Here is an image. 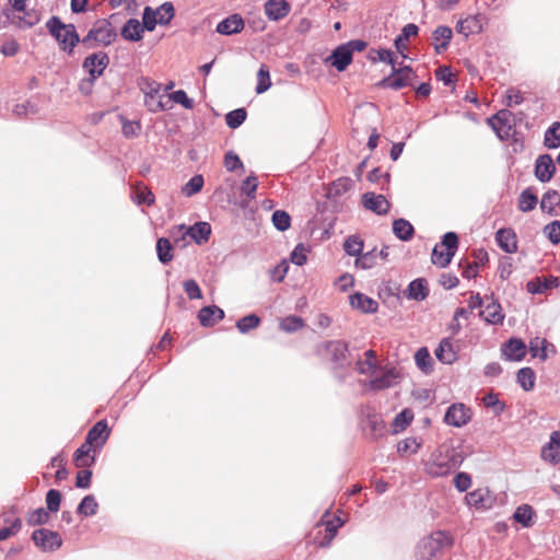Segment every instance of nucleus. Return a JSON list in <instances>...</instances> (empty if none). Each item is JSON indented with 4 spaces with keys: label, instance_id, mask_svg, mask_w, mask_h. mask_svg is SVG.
<instances>
[{
    "label": "nucleus",
    "instance_id": "nucleus-18",
    "mask_svg": "<svg viewBox=\"0 0 560 560\" xmlns=\"http://www.w3.org/2000/svg\"><path fill=\"white\" fill-rule=\"evenodd\" d=\"M465 500L469 506L475 508L478 511L490 510L493 504L490 490L488 488H479L471 492H468Z\"/></svg>",
    "mask_w": 560,
    "mask_h": 560
},
{
    "label": "nucleus",
    "instance_id": "nucleus-28",
    "mask_svg": "<svg viewBox=\"0 0 560 560\" xmlns=\"http://www.w3.org/2000/svg\"><path fill=\"white\" fill-rule=\"evenodd\" d=\"M349 303L352 308L359 310L363 314H374L378 311V303L362 292L351 294Z\"/></svg>",
    "mask_w": 560,
    "mask_h": 560
},
{
    "label": "nucleus",
    "instance_id": "nucleus-40",
    "mask_svg": "<svg viewBox=\"0 0 560 560\" xmlns=\"http://www.w3.org/2000/svg\"><path fill=\"white\" fill-rule=\"evenodd\" d=\"M415 362L422 373L430 374L433 372L434 362L427 347H421L416 351Z\"/></svg>",
    "mask_w": 560,
    "mask_h": 560
},
{
    "label": "nucleus",
    "instance_id": "nucleus-9",
    "mask_svg": "<svg viewBox=\"0 0 560 560\" xmlns=\"http://www.w3.org/2000/svg\"><path fill=\"white\" fill-rule=\"evenodd\" d=\"M112 429L108 425L106 419L98 420L86 433L85 440L88 444H92L95 447V452H101L103 446L106 444Z\"/></svg>",
    "mask_w": 560,
    "mask_h": 560
},
{
    "label": "nucleus",
    "instance_id": "nucleus-53",
    "mask_svg": "<svg viewBox=\"0 0 560 560\" xmlns=\"http://www.w3.org/2000/svg\"><path fill=\"white\" fill-rule=\"evenodd\" d=\"M154 11H159L158 20L161 26L168 25L175 18L176 11L173 2L166 1L159 5Z\"/></svg>",
    "mask_w": 560,
    "mask_h": 560
},
{
    "label": "nucleus",
    "instance_id": "nucleus-55",
    "mask_svg": "<svg viewBox=\"0 0 560 560\" xmlns=\"http://www.w3.org/2000/svg\"><path fill=\"white\" fill-rule=\"evenodd\" d=\"M482 401L487 408L492 409L495 417L501 416L506 409V404L500 400L498 394L493 392L486 394Z\"/></svg>",
    "mask_w": 560,
    "mask_h": 560
},
{
    "label": "nucleus",
    "instance_id": "nucleus-44",
    "mask_svg": "<svg viewBox=\"0 0 560 560\" xmlns=\"http://www.w3.org/2000/svg\"><path fill=\"white\" fill-rule=\"evenodd\" d=\"M366 428L370 430L372 439L377 440L384 435L386 427L380 415L369 413L366 416Z\"/></svg>",
    "mask_w": 560,
    "mask_h": 560
},
{
    "label": "nucleus",
    "instance_id": "nucleus-10",
    "mask_svg": "<svg viewBox=\"0 0 560 560\" xmlns=\"http://www.w3.org/2000/svg\"><path fill=\"white\" fill-rule=\"evenodd\" d=\"M502 358L511 362H521L526 353L527 346L520 337H511L501 346Z\"/></svg>",
    "mask_w": 560,
    "mask_h": 560
},
{
    "label": "nucleus",
    "instance_id": "nucleus-59",
    "mask_svg": "<svg viewBox=\"0 0 560 560\" xmlns=\"http://www.w3.org/2000/svg\"><path fill=\"white\" fill-rule=\"evenodd\" d=\"M454 255L447 250H439V245L436 244L431 254V261L433 265L440 268H446L453 259Z\"/></svg>",
    "mask_w": 560,
    "mask_h": 560
},
{
    "label": "nucleus",
    "instance_id": "nucleus-50",
    "mask_svg": "<svg viewBox=\"0 0 560 560\" xmlns=\"http://www.w3.org/2000/svg\"><path fill=\"white\" fill-rule=\"evenodd\" d=\"M466 26H467V33L469 35L471 34H480L483 32L485 24H487L488 19L481 14H470L465 19Z\"/></svg>",
    "mask_w": 560,
    "mask_h": 560
},
{
    "label": "nucleus",
    "instance_id": "nucleus-13",
    "mask_svg": "<svg viewBox=\"0 0 560 560\" xmlns=\"http://www.w3.org/2000/svg\"><path fill=\"white\" fill-rule=\"evenodd\" d=\"M361 202L363 208L377 215H385L390 210V202L384 195L368 191L362 195Z\"/></svg>",
    "mask_w": 560,
    "mask_h": 560
},
{
    "label": "nucleus",
    "instance_id": "nucleus-52",
    "mask_svg": "<svg viewBox=\"0 0 560 560\" xmlns=\"http://www.w3.org/2000/svg\"><path fill=\"white\" fill-rule=\"evenodd\" d=\"M203 184V176L201 174H196L182 187V194L186 197H192L201 191Z\"/></svg>",
    "mask_w": 560,
    "mask_h": 560
},
{
    "label": "nucleus",
    "instance_id": "nucleus-12",
    "mask_svg": "<svg viewBox=\"0 0 560 560\" xmlns=\"http://www.w3.org/2000/svg\"><path fill=\"white\" fill-rule=\"evenodd\" d=\"M448 460L445 452H434L425 464V472L432 478L448 476L453 471Z\"/></svg>",
    "mask_w": 560,
    "mask_h": 560
},
{
    "label": "nucleus",
    "instance_id": "nucleus-26",
    "mask_svg": "<svg viewBox=\"0 0 560 560\" xmlns=\"http://www.w3.org/2000/svg\"><path fill=\"white\" fill-rule=\"evenodd\" d=\"M353 186L354 182L350 177H339L327 185L325 189V197L329 200H337L339 197L350 191Z\"/></svg>",
    "mask_w": 560,
    "mask_h": 560
},
{
    "label": "nucleus",
    "instance_id": "nucleus-33",
    "mask_svg": "<svg viewBox=\"0 0 560 560\" xmlns=\"http://www.w3.org/2000/svg\"><path fill=\"white\" fill-rule=\"evenodd\" d=\"M560 206V194L556 189H548L540 200V210L550 217H558L557 207Z\"/></svg>",
    "mask_w": 560,
    "mask_h": 560
},
{
    "label": "nucleus",
    "instance_id": "nucleus-22",
    "mask_svg": "<svg viewBox=\"0 0 560 560\" xmlns=\"http://www.w3.org/2000/svg\"><path fill=\"white\" fill-rule=\"evenodd\" d=\"M264 10L269 21L278 22L290 13L291 5L287 0H267Z\"/></svg>",
    "mask_w": 560,
    "mask_h": 560
},
{
    "label": "nucleus",
    "instance_id": "nucleus-8",
    "mask_svg": "<svg viewBox=\"0 0 560 560\" xmlns=\"http://www.w3.org/2000/svg\"><path fill=\"white\" fill-rule=\"evenodd\" d=\"M179 231L184 230L185 233L182 236V240H185L186 236H189L191 241L197 245H202L210 240L212 228L209 222L206 221H197L192 225H186L184 223L177 225Z\"/></svg>",
    "mask_w": 560,
    "mask_h": 560
},
{
    "label": "nucleus",
    "instance_id": "nucleus-39",
    "mask_svg": "<svg viewBox=\"0 0 560 560\" xmlns=\"http://www.w3.org/2000/svg\"><path fill=\"white\" fill-rule=\"evenodd\" d=\"M158 259L162 265L170 264L174 258V246L167 237H159L155 245Z\"/></svg>",
    "mask_w": 560,
    "mask_h": 560
},
{
    "label": "nucleus",
    "instance_id": "nucleus-6",
    "mask_svg": "<svg viewBox=\"0 0 560 560\" xmlns=\"http://www.w3.org/2000/svg\"><path fill=\"white\" fill-rule=\"evenodd\" d=\"M109 65V56L105 51H96L86 56L82 62V68L88 72L91 80H97L102 77Z\"/></svg>",
    "mask_w": 560,
    "mask_h": 560
},
{
    "label": "nucleus",
    "instance_id": "nucleus-14",
    "mask_svg": "<svg viewBox=\"0 0 560 560\" xmlns=\"http://www.w3.org/2000/svg\"><path fill=\"white\" fill-rule=\"evenodd\" d=\"M491 300L485 307L479 312L481 317L488 325H502L505 318V314L498 299L491 293L490 296L486 295V300Z\"/></svg>",
    "mask_w": 560,
    "mask_h": 560
},
{
    "label": "nucleus",
    "instance_id": "nucleus-57",
    "mask_svg": "<svg viewBox=\"0 0 560 560\" xmlns=\"http://www.w3.org/2000/svg\"><path fill=\"white\" fill-rule=\"evenodd\" d=\"M271 222L277 231L285 232L291 226V215L285 210H275Z\"/></svg>",
    "mask_w": 560,
    "mask_h": 560
},
{
    "label": "nucleus",
    "instance_id": "nucleus-60",
    "mask_svg": "<svg viewBox=\"0 0 560 560\" xmlns=\"http://www.w3.org/2000/svg\"><path fill=\"white\" fill-rule=\"evenodd\" d=\"M45 501H46V510L49 513L58 512L60 509L61 501H62L61 491L57 490V489H49L46 492Z\"/></svg>",
    "mask_w": 560,
    "mask_h": 560
},
{
    "label": "nucleus",
    "instance_id": "nucleus-49",
    "mask_svg": "<svg viewBox=\"0 0 560 560\" xmlns=\"http://www.w3.org/2000/svg\"><path fill=\"white\" fill-rule=\"evenodd\" d=\"M247 118V110L245 107H238L225 114V124L231 129L241 127Z\"/></svg>",
    "mask_w": 560,
    "mask_h": 560
},
{
    "label": "nucleus",
    "instance_id": "nucleus-34",
    "mask_svg": "<svg viewBox=\"0 0 560 560\" xmlns=\"http://www.w3.org/2000/svg\"><path fill=\"white\" fill-rule=\"evenodd\" d=\"M453 37V31L450 26L446 25H440L438 26L433 33L432 38L436 42L434 44V50L436 54H442L445 51Z\"/></svg>",
    "mask_w": 560,
    "mask_h": 560
},
{
    "label": "nucleus",
    "instance_id": "nucleus-21",
    "mask_svg": "<svg viewBox=\"0 0 560 560\" xmlns=\"http://www.w3.org/2000/svg\"><path fill=\"white\" fill-rule=\"evenodd\" d=\"M330 516V509L326 510L323 514L320 521L317 523V526L324 525V535L318 537L317 535L314 537V542L319 548H327L331 545V541L338 534V528L331 523L327 521V517Z\"/></svg>",
    "mask_w": 560,
    "mask_h": 560
},
{
    "label": "nucleus",
    "instance_id": "nucleus-30",
    "mask_svg": "<svg viewBox=\"0 0 560 560\" xmlns=\"http://www.w3.org/2000/svg\"><path fill=\"white\" fill-rule=\"evenodd\" d=\"M436 359L443 363L451 365L457 360V350L455 349L452 338L445 337L441 339L436 349L434 350Z\"/></svg>",
    "mask_w": 560,
    "mask_h": 560
},
{
    "label": "nucleus",
    "instance_id": "nucleus-64",
    "mask_svg": "<svg viewBox=\"0 0 560 560\" xmlns=\"http://www.w3.org/2000/svg\"><path fill=\"white\" fill-rule=\"evenodd\" d=\"M544 234L552 245L560 243V221L555 220L544 228Z\"/></svg>",
    "mask_w": 560,
    "mask_h": 560
},
{
    "label": "nucleus",
    "instance_id": "nucleus-48",
    "mask_svg": "<svg viewBox=\"0 0 560 560\" xmlns=\"http://www.w3.org/2000/svg\"><path fill=\"white\" fill-rule=\"evenodd\" d=\"M364 247L363 240L358 235H349L343 242V250L348 256L358 257Z\"/></svg>",
    "mask_w": 560,
    "mask_h": 560
},
{
    "label": "nucleus",
    "instance_id": "nucleus-41",
    "mask_svg": "<svg viewBox=\"0 0 560 560\" xmlns=\"http://www.w3.org/2000/svg\"><path fill=\"white\" fill-rule=\"evenodd\" d=\"M516 382L525 392H532L536 384L535 371L529 366L521 368L516 373Z\"/></svg>",
    "mask_w": 560,
    "mask_h": 560
},
{
    "label": "nucleus",
    "instance_id": "nucleus-54",
    "mask_svg": "<svg viewBox=\"0 0 560 560\" xmlns=\"http://www.w3.org/2000/svg\"><path fill=\"white\" fill-rule=\"evenodd\" d=\"M158 13L159 11H154L150 5L143 8L141 25L144 32H153L156 25H160Z\"/></svg>",
    "mask_w": 560,
    "mask_h": 560
},
{
    "label": "nucleus",
    "instance_id": "nucleus-31",
    "mask_svg": "<svg viewBox=\"0 0 560 560\" xmlns=\"http://www.w3.org/2000/svg\"><path fill=\"white\" fill-rule=\"evenodd\" d=\"M144 31L136 18L128 19L120 28V36L128 42L137 43L143 38Z\"/></svg>",
    "mask_w": 560,
    "mask_h": 560
},
{
    "label": "nucleus",
    "instance_id": "nucleus-25",
    "mask_svg": "<svg viewBox=\"0 0 560 560\" xmlns=\"http://www.w3.org/2000/svg\"><path fill=\"white\" fill-rule=\"evenodd\" d=\"M560 285V279L556 276L535 277L526 283V290L530 294H542L549 289Z\"/></svg>",
    "mask_w": 560,
    "mask_h": 560
},
{
    "label": "nucleus",
    "instance_id": "nucleus-32",
    "mask_svg": "<svg viewBox=\"0 0 560 560\" xmlns=\"http://www.w3.org/2000/svg\"><path fill=\"white\" fill-rule=\"evenodd\" d=\"M419 33V26L415 23H408L401 32L395 37L394 46L404 58H407L405 51L407 50V44L410 37L416 36Z\"/></svg>",
    "mask_w": 560,
    "mask_h": 560
},
{
    "label": "nucleus",
    "instance_id": "nucleus-24",
    "mask_svg": "<svg viewBox=\"0 0 560 560\" xmlns=\"http://www.w3.org/2000/svg\"><path fill=\"white\" fill-rule=\"evenodd\" d=\"M430 294L429 284L425 278H416L411 280L404 292L408 300L422 302Z\"/></svg>",
    "mask_w": 560,
    "mask_h": 560
},
{
    "label": "nucleus",
    "instance_id": "nucleus-27",
    "mask_svg": "<svg viewBox=\"0 0 560 560\" xmlns=\"http://www.w3.org/2000/svg\"><path fill=\"white\" fill-rule=\"evenodd\" d=\"M145 90H144V104L148 107V109L152 113H159L162 110H165L167 107L165 104L160 100L156 102L155 106L151 105L150 101H154L155 96L160 93L161 85L160 83L150 80L148 78L143 79Z\"/></svg>",
    "mask_w": 560,
    "mask_h": 560
},
{
    "label": "nucleus",
    "instance_id": "nucleus-1",
    "mask_svg": "<svg viewBox=\"0 0 560 560\" xmlns=\"http://www.w3.org/2000/svg\"><path fill=\"white\" fill-rule=\"evenodd\" d=\"M454 545V538L450 532L436 529L422 537L415 550L417 560H441L446 550Z\"/></svg>",
    "mask_w": 560,
    "mask_h": 560
},
{
    "label": "nucleus",
    "instance_id": "nucleus-4",
    "mask_svg": "<svg viewBox=\"0 0 560 560\" xmlns=\"http://www.w3.org/2000/svg\"><path fill=\"white\" fill-rule=\"evenodd\" d=\"M117 38V32L112 27L107 20L97 21L96 24L89 30L88 34L81 38V44L86 48L95 47L94 43L102 44L104 47L109 46Z\"/></svg>",
    "mask_w": 560,
    "mask_h": 560
},
{
    "label": "nucleus",
    "instance_id": "nucleus-11",
    "mask_svg": "<svg viewBox=\"0 0 560 560\" xmlns=\"http://www.w3.org/2000/svg\"><path fill=\"white\" fill-rule=\"evenodd\" d=\"M557 172L556 162L548 153L537 156L534 164V175L540 183H549Z\"/></svg>",
    "mask_w": 560,
    "mask_h": 560
},
{
    "label": "nucleus",
    "instance_id": "nucleus-61",
    "mask_svg": "<svg viewBox=\"0 0 560 560\" xmlns=\"http://www.w3.org/2000/svg\"><path fill=\"white\" fill-rule=\"evenodd\" d=\"M394 370H387L381 375L372 378L370 385L375 390L386 389L392 386V380L395 377Z\"/></svg>",
    "mask_w": 560,
    "mask_h": 560
},
{
    "label": "nucleus",
    "instance_id": "nucleus-16",
    "mask_svg": "<svg viewBox=\"0 0 560 560\" xmlns=\"http://www.w3.org/2000/svg\"><path fill=\"white\" fill-rule=\"evenodd\" d=\"M325 349L331 354L335 369H345L348 364L349 345L345 340H329Z\"/></svg>",
    "mask_w": 560,
    "mask_h": 560
},
{
    "label": "nucleus",
    "instance_id": "nucleus-36",
    "mask_svg": "<svg viewBox=\"0 0 560 560\" xmlns=\"http://www.w3.org/2000/svg\"><path fill=\"white\" fill-rule=\"evenodd\" d=\"M535 517L536 512L534 508L526 503L518 505L513 513V520L523 528H530L535 523Z\"/></svg>",
    "mask_w": 560,
    "mask_h": 560
},
{
    "label": "nucleus",
    "instance_id": "nucleus-42",
    "mask_svg": "<svg viewBox=\"0 0 560 560\" xmlns=\"http://www.w3.org/2000/svg\"><path fill=\"white\" fill-rule=\"evenodd\" d=\"M538 203V197L533 187L525 188L518 197V209L522 212L533 211Z\"/></svg>",
    "mask_w": 560,
    "mask_h": 560
},
{
    "label": "nucleus",
    "instance_id": "nucleus-45",
    "mask_svg": "<svg viewBox=\"0 0 560 560\" xmlns=\"http://www.w3.org/2000/svg\"><path fill=\"white\" fill-rule=\"evenodd\" d=\"M271 79H270V70L266 63H261L257 71V84L255 88V92L257 94H262L267 92L271 88Z\"/></svg>",
    "mask_w": 560,
    "mask_h": 560
},
{
    "label": "nucleus",
    "instance_id": "nucleus-7",
    "mask_svg": "<svg viewBox=\"0 0 560 560\" xmlns=\"http://www.w3.org/2000/svg\"><path fill=\"white\" fill-rule=\"evenodd\" d=\"M471 419V409L463 402H455L447 407L443 421L451 427L462 428Z\"/></svg>",
    "mask_w": 560,
    "mask_h": 560
},
{
    "label": "nucleus",
    "instance_id": "nucleus-51",
    "mask_svg": "<svg viewBox=\"0 0 560 560\" xmlns=\"http://www.w3.org/2000/svg\"><path fill=\"white\" fill-rule=\"evenodd\" d=\"M50 513L44 509L38 508L35 510H32L26 515V523L28 526H42L49 522Z\"/></svg>",
    "mask_w": 560,
    "mask_h": 560
},
{
    "label": "nucleus",
    "instance_id": "nucleus-56",
    "mask_svg": "<svg viewBox=\"0 0 560 560\" xmlns=\"http://www.w3.org/2000/svg\"><path fill=\"white\" fill-rule=\"evenodd\" d=\"M258 185L259 182L257 175L254 172H250V174L245 179H243L241 184V191L249 200H253L256 198Z\"/></svg>",
    "mask_w": 560,
    "mask_h": 560
},
{
    "label": "nucleus",
    "instance_id": "nucleus-43",
    "mask_svg": "<svg viewBox=\"0 0 560 560\" xmlns=\"http://www.w3.org/2000/svg\"><path fill=\"white\" fill-rule=\"evenodd\" d=\"M544 145L547 149L560 148V121H553L544 133Z\"/></svg>",
    "mask_w": 560,
    "mask_h": 560
},
{
    "label": "nucleus",
    "instance_id": "nucleus-35",
    "mask_svg": "<svg viewBox=\"0 0 560 560\" xmlns=\"http://www.w3.org/2000/svg\"><path fill=\"white\" fill-rule=\"evenodd\" d=\"M393 234L401 242H409L415 236L413 225L404 218H398L393 221L392 225Z\"/></svg>",
    "mask_w": 560,
    "mask_h": 560
},
{
    "label": "nucleus",
    "instance_id": "nucleus-63",
    "mask_svg": "<svg viewBox=\"0 0 560 560\" xmlns=\"http://www.w3.org/2000/svg\"><path fill=\"white\" fill-rule=\"evenodd\" d=\"M308 252H310V248L306 247L303 243L296 244L290 254L291 262L299 267L304 266L307 261V253Z\"/></svg>",
    "mask_w": 560,
    "mask_h": 560
},
{
    "label": "nucleus",
    "instance_id": "nucleus-29",
    "mask_svg": "<svg viewBox=\"0 0 560 560\" xmlns=\"http://www.w3.org/2000/svg\"><path fill=\"white\" fill-rule=\"evenodd\" d=\"M528 351L532 358H538L541 361H546L549 357V351L555 354L556 347L550 343L546 338L534 337L529 340Z\"/></svg>",
    "mask_w": 560,
    "mask_h": 560
},
{
    "label": "nucleus",
    "instance_id": "nucleus-58",
    "mask_svg": "<svg viewBox=\"0 0 560 560\" xmlns=\"http://www.w3.org/2000/svg\"><path fill=\"white\" fill-rule=\"evenodd\" d=\"M377 252L376 248L369 250L366 253H361L354 261V266L357 268L368 270L373 268L376 265Z\"/></svg>",
    "mask_w": 560,
    "mask_h": 560
},
{
    "label": "nucleus",
    "instance_id": "nucleus-38",
    "mask_svg": "<svg viewBox=\"0 0 560 560\" xmlns=\"http://www.w3.org/2000/svg\"><path fill=\"white\" fill-rule=\"evenodd\" d=\"M98 508H100V505H98V502L96 501L95 495L86 494L79 502L75 513L80 517L86 518V517L96 515Z\"/></svg>",
    "mask_w": 560,
    "mask_h": 560
},
{
    "label": "nucleus",
    "instance_id": "nucleus-19",
    "mask_svg": "<svg viewBox=\"0 0 560 560\" xmlns=\"http://www.w3.org/2000/svg\"><path fill=\"white\" fill-rule=\"evenodd\" d=\"M244 27L245 22L242 15L240 13H233L217 24L215 32L221 35L231 36L240 34Z\"/></svg>",
    "mask_w": 560,
    "mask_h": 560
},
{
    "label": "nucleus",
    "instance_id": "nucleus-23",
    "mask_svg": "<svg viewBox=\"0 0 560 560\" xmlns=\"http://www.w3.org/2000/svg\"><path fill=\"white\" fill-rule=\"evenodd\" d=\"M497 245L506 254L517 252V236L512 228H501L495 232Z\"/></svg>",
    "mask_w": 560,
    "mask_h": 560
},
{
    "label": "nucleus",
    "instance_id": "nucleus-46",
    "mask_svg": "<svg viewBox=\"0 0 560 560\" xmlns=\"http://www.w3.org/2000/svg\"><path fill=\"white\" fill-rule=\"evenodd\" d=\"M413 420V412L409 408L402 409L400 412H398L392 423L393 432L399 433L404 431L407 427L410 425V423Z\"/></svg>",
    "mask_w": 560,
    "mask_h": 560
},
{
    "label": "nucleus",
    "instance_id": "nucleus-47",
    "mask_svg": "<svg viewBox=\"0 0 560 560\" xmlns=\"http://www.w3.org/2000/svg\"><path fill=\"white\" fill-rule=\"evenodd\" d=\"M260 323L261 318L257 314L250 313L237 319L235 327L241 334L245 335L257 328Z\"/></svg>",
    "mask_w": 560,
    "mask_h": 560
},
{
    "label": "nucleus",
    "instance_id": "nucleus-17",
    "mask_svg": "<svg viewBox=\"0 0 560 560\" xmlns=\"http://www.w3.org/2000/svg\"><path fill=\"white\" fill-rule=\"evenodd\" d=\"M98 453L95 452V447L92 444H88V441L84 440L73 453V464L78 468H90L95 465L96 454Z\"/></svg>",
    "mask_w": 560,
    "mask_h": 560
},
{
    "label": "nucleus",
    "instance_id": "nucleus-62",
    "mask_svg": "<svg viewBox=\"0 0 560 560\" xmlns=\"http://www.w3.org/2000/svg\"><path fill=\"white\" fill-rule=\"evenodd\" d=\"M303 326L304 320L298 315H289L280 322V328L285 332H295Z\"/></svg>",
    "mask_w": 560,
    "mask_h": 560
},
{
    "label": "nucleus",
    "instance_id": "nucleus-3",
    "mask_svg": "<svg viewBox=\"0 0 560 560\" xmlns=\"http://www.w3.org/2000/svg\"><path fill=\"white\" fill-rule=\"evenodd\" d=\"M523 116L524 114L522 112L514 114L503 108L488 118L487 121L500 140L513 139V141L517 143L520 140L517 138L516 126L522 121Z\"/></svg>",
    "mask_w": 560,
    "mask_h": 560
},
{
    "label": "nucleus",
    "instance_id": "nucleus-15",
    "mask_svg": "<svg viewBox=\"0 0 560 560\" xmlns=\"http://www.w3.org/2000/svg\"><path fill=\"white\" fill-rule=\"evenodd\" d=\"M353 61L351 50L347 49L345 44L334 48L329 56L326 57L325 63L334 67L338 72H343Z\"/></svg>",
    "mask_w": 560,
    "mask_h": 560
},
{
    "label": "nucleus",
    "instance_id": "nucleus-20",
    "mask_svg": "<svg viewBox=\"0 0 560 560\" xmlns=\"http://www.w3.org/2000/svg\"><path fill=\"white\" fill-rule=\"evenodd\" d=\"M225 317V312L215 304L206 305L197 313V318L202 327H213Z\"/></svg>",
    "mask_w": 560,
    "mask_h": 560
},
{
    "label": "nucleus",
    "instance_id": "nucleus-37",
    "mask_svg": "<svg viewBox=\"0 0 560 560\" xmlns=\"http://www.w3.org/2000/svg\"><path fill=\"white\" fill-rule=\"evenodd\" d=\"M411 78L409 75H392V72L389 75L384 77L382 80H380L375 85L378 89H390L394 91L401 90L408 85H410Z\"/></svg>",
    "mask_w": 560,
    "mask_h": 560
},
{
    "label": "nucleus",
    "instance_id": "nucleus-2",
    "mask_svg": "<svg viewBox=\"0 0 560 560\" xmlns=\"http://www.w3.org/2000/svg\"><path fill=\"white\" fill-rule=\"evenodd\" d=\"M45 27L62 52L69 57L74 55L75 47L81 43V37L73 23H65L60 16L51 15Z\"/></svg>",
    "mask_w": 560,
    "mask_h": 560
},
{
    "label": "nucleus",
    "instance_id": "nucleus-5",
    "mask_svg": "<svg viewBox=\"0 0 560 560\" xmlns=\"http://www.w3.org/2000/svg\"><path fill=\"white\" fill-rule=\"evenodd\" d=\"M31 539L42 551H56L62 546V538L58 532L47 528L35 529Z\"/></svg>",
    "mask_w": 560,
    "mask_h": 560
}]
</instances>
